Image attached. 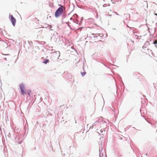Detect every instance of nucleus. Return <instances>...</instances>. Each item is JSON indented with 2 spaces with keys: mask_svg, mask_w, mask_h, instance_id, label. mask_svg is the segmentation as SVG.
<instances>
[{
  "mask_svg": "<svg viewBox=\"0 0 157 157\" xmlns=\"http://www.w3.org/2000/svg\"><path fill=\"white\" fill-rule=\"evenodd\" d=\"M65 8L62 6L59 7L56 10L55 13V16L56 17H59L61 15L63 10H65Z\"/></svg>",
  "mask_w": 157,
  "mask_h": 157,
  "instance_id": "1",
  "label": "nucleus"
},
{
  "mask_svg": "<svg viewBox=\"0 0 157 157\" xmlns=\"http://www.w3.org/2000/svg\"><path fill=\"white\" fill-rule=\"evenodd\" d=\"M19 87L21 94L24 95L26 94V90L24 85L23 83H21L20 84Z\"/></svg>",
  "mask_w": 157,
  "mask_h": 157,
  "instance_id": "2",
  "label": "nucleus"
},
{
  "mask_svg": "<svg viewBox=\"0 0 157 157\" xmlns=\"http://www.w3.org/2000/svg\"><path fill=\"white\" fill-rule=\"evenodd\" d=\"M11 18V22L13 26H15L16 22V19L13 17L12 15H10Z\"/></svg>",
  "mask_w": 157,
  "mask_h": 157,
  "instance_id": "3",
  "label": "nucleus"
},
{
  "mask_svg": "<svg viewBox=\"0 0 157 157\" xmlns=\"http://www.w3.org/2000/svg\"><path fill=\"white\" fill-rule=\"evenodd\" d=\"M49 61V60L48 59H46L44 61L43 63H45V64H47V63L48 62V61Z\"/></svg>",
  "mask_w": 157,
  "mask_h": 157,
  "instance_id": "4",
  "label": "nucleus"
},
{
  "mask_svg": "<svg viewBox=\"0 0 157 157\" xmlns=\"http://www.w3.org/2000/svg\"><path fill=\"white\" fill-rule=\"evenodd\" d=\"M27 92V94H28V95L29 96H30V94L31 93V90H28Z\"/></svg>",
  "mask_w": 157,
  "mask_h": 157,
  "instance_id": "5",
  "label": "nucleus"
},
{
  "mask_svg": "<svg viewBox=\"0 0 157 157\" xmlns=\"http://www.w3.org/2000/svg\"><path fill=\"white\" fill-rule=\"evenodd\" d=\"M86 74V72H83L81 73V75L82 76H84V75H85Z\"/></svg>",
  "mask_w": 157,
  "mask_h": 157,
  "instance_id": "6",
  "label": "nucleus"
},
{
  "mask_svg": "<svg viewBox=\"0 0 157 157\" xmlns=\"http://www.w3.org/2000/svg\"><path fill=\"white\" fill-rule=\"evenodd\" d=\"M154 44H157V40H155L153 43Z\"/></svg>",
  "mask_w": 157,
  "mask_h": 157,
  "instance_id": "7",
  "label": "nucleus"
},
{
  "mask_svg": "<svg viewBox=\"0 0 157 157\" xmlns=\"http://www.w3.org/2000/svg\"><path fill=\"white\" fill-rule=\"evenodd\" d=\"M34 21H39V20L36 18H35L34 19Z\"/></svg>",
  "mask_w": 157,
  "mask_h": 157,
  "instance_id": "8",
  "label": "nucleus"
},
{
  "mask_svg": "<svg viewBox=\"0 0 157 157\" xmlns=\"http://www.w3.org/2000/svg\"><path fill=\"white\" fill-rule=\"evenodd\" d=\"M116 14L117 15H118L119 14L117 13H116Z\"/></svg>",
  "mask_w": 157,
  "mask_h": 157,
  "instance_id": "9",
  "label": "nucleus"
},
{
  "mask_svg": "<svg viewBox=\"0 0 157 157\" xmlns=\"http://www.w3.org/2000/svg\"><path fill=\"white\" fill-rule=\"evenodd\" d=\"M109 16H111V15H109Z\"/></svg>",
  "mask_w": 157,
  "mask_h": 157,
  "instance_id": "10",
  "label": "nucleus"
},
{
  "mask_svg": "<svg viewBox=\"0 0 157 157\" xmlns=\"http://www.w3.org/2000/svg\"><path fill=\"white\" fill-rule=\"evenodd\" d=\"M155 47H157V45H155Z\"/></svg>",
  "mask_w": 157,
  "mask_h": 157,
  "instance_id": "11",
  "label": "nucleus"
},
{
  "mask_svg": "<svg viewBox=\"0 0 157 157\" xmlns=\"http://www.w3.org/2000/svg\"><path fill=\"white\" fill-rule=\"evenodd\" d=\"M94 33H93V34H92V35H94Z\"/></svg>",
  "mask_w": 157,
  "mask_h": 157,
  "instance_id": "12",
  "label": "nucleus"
},
{
  "mask_svg": "<svg viewBox=\"0 0 157 157\" xmlns=\"http://www.w3.org/2000/svg\"><path fill=\"white\" fill-rule=\"evenodd\" d=\"M155 14V15H157V14Z\"/></svg>",
  "mask_w": 157,
  "mask_h": 157,
  "instance_id": "13",
  "label": "nucleus"
}]
</instances>
